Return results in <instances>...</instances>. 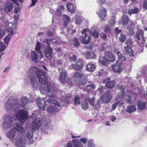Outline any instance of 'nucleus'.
<instances>
[{
  "label": "nucleus",
  "mask_w": 147,
  "mask_h": 147,
  "mask_svg": "<svg viewBox=\"0 0 147 147\" xmlns=\"http://www.w3.org/2000/svg\"><path fill=\"white\" fill-rule=\"evenodd\" d=\"M83 75L82 72L81 71H78L74 73L73 77L75 78L76 79L79 80V79L82 77Z\"/></svg>",
  "instance_id": "obj_33"
},
{
  "label": "nucleus",
  "mask_w": 147,
  "mask_h": 147,
  "mask_svg": "<svg viewBox=\"0 0 147 147\" xmlns=\"http://www.w3.org/2000/svg\"><path fill=\"white\" fill-rule=\"evenodd\" d=\"M88 147H95V145L94 143V140L92 139H90L88 140Z\"/></svg>",
  "instance_id": "obj_46"
},
{
  "label": "nucleus",
  "mask_w": 147,
  "mask_h": 147,
  "mask_svg": "<svg viewBox=\"0 0 147 147\" xmlns=\"http://www.w3.org/2000/svg\"><path fill=\"white\" fill-rule=\"evenodd\" d=\"M129 21L128 17L126 15H123L122 16V25L123 26L126 25Z\"/></svg>",
  "instance_id": "obj_36"
},
{
  "label": "nucleus",
  "mask_w": 147,
  "mask_h": 147,
  "mask_svg": "<svg viewBox=\"0 0 147 147\" xmlns=\"http://www.w3.org/2000/svg\"><path fill=\"white\" fill-rule=\"evenodd\" d=\"M40 45L39 42L37 41L35 47V49L37 53H39L40 56V59H41L43 58V53L40 50Z\"/></svg>",
  "instance_id": "obj_20"
},
{
  "label": "nucleus",
  "mask_w": 147,
  "mask_h": 147,
  "mask_svg": "<svg viewBox=\"0 0 147 147\" xmlns=\"http://www.w3.org/2000/svg\"><path fill=\"white\" fill-rule=\"evenodd\" d=\"M28 98L26 96H24L20 99V103L18 104H15L9 102V101H7L5 103L6 109L7 110H13L16 109L20 107L21 105L22 107L25 108L26 105L29 102Z\"/></svg>",
  "instance_id": "obj_3"
},
{
  "label": "nucleus",
  "mask_w": 147,
  "mask_h": 147,
  "mask_svg": "<svg viewBox=\"0 0 147 147\" xmlns=\"http://www.w3.org/2000/svg\"><path fill=\"white\" fill-rule=\"evenodd\" d=\"M6 28L8 32L10 33V34H9L4 39L5 43L6 44H8L10 41L11 36L16 33L17 30L16 24H13L11 22H9L6 24Z\"/></svg>",
  "instance_id": "obj_4"
},
{
  "label": "nucleus",
  "mask_w": 147,
  "mask_h": 147,
  "mask_svg": "<svg viewBox=\"0 0 147 147\" xmlns=\"http://www.w3.org/2000/svg\"><path fill=\"white\" fill-rule=\"evenodd\" d=\"M66 7L68 11L71 13H74L76 10L75 7L71 3H67Z\"/></svg>",
  "instance_id": "obj_28"
},
{
  "label": "nucleus",
  "mask_w": 147,
  "mask_h": 147,
  "mask_svg": "<svg viewBox=\"0 0 147 147\" xmlns=\"http://www.w3.org/2000/svg\"><path fill=\"white\" fill-rule=\"evenodd\" d=\"M13 4L11 2H7L4 5V10L5 12H11L12 11Z\"/></svg>",
  "instance_id": "obj_12"
},
{
  "label": "nucleus",
  "mask_w": 147,
  "mask_h": 147,
  "mask_svg": "<svg viewBox=\"0 0 147 147\" xmlns=\"http://www.w3.org/2000/svg\"><path fill=\"white\" fill-rule=\"evenodd\" d=\"M57 56L59 58L61 57L64 58L66 57V55L65 54H63V51L59 48L57 50Z\"/></svg>",
  "instance_id": "obj_37"
},
{
  "label": "nucleus",
  "mask_w": 147,
  "mask_h": 147,
  "mask_svg": "<svg viewBox=\"0 0 147 147\" xmlns=\"http://www.w3.org/2000/svg\"><path fill=\"white\" fill-rule=\"evenodd\" d=\"M47 34L48 36H53V33L50 31H47Z\"/></svg>",
  "instance_id": "obj_63"
},
{
  "label": "nucleus",
  "mask_w": 147,
  "mask_h": 147,
  "mask_svg": "<svg viewBox=\"0 0 147 147\" xmlns=\"http://www.w3.org/2000/svg\"><path fill=\"white\" fill-rule=\"evenodd\" d=\"M14 127L16 130L19 132L23 133L25 131V128L20 123L16 124Z\"/></svg>",
  "instance_id": "obj_23"
},
{
  "label": "nucleus",
  "mask_w": 147,
  "mask_h": 147,
  "mask_svg": "<svg viewBox=\"0 0 147 147\" xmlns=\"http://www.w3.org/2000/svg\"><path fill=\"white\" fill-rule=\"evenodd\" d=\"M90 34L91 36L95 38L98 37L99 35L98 33L97 30L95 26L92 27L90 30H89Z\"/></svg>",
  "instance_id": "obj_24"
},
{
  "label": "nucleus",
  "mask_w": 147,
  "mask_h": 147,
  "mask_svg": "<svg viewBox=\"0 0 147 147\" xmlns=\"http://www.w3.org/2000/svg\"><path fill=\"white\" fill-rule=\"evenodd\" d=\"M3 119L4 121L2 124L3 129H7L11 128L12 126L13 123L11 117L8 115H5L4 116Z\"/></svg>",
  "instance_id": "obj_6"
},
{
  "label": "nucleus",
  "mask_w": 147,
  "mask_h": 147,
  "mask_svg": "<svg viewBox=\"0 0 147 147\" xmlns=\"http://www.w3.org/2000/svg\"><path fill=\"white\" fill-rule=\"evenodd\" d=\"M75 23L76 24H79L81 22L82 20L80 17L78 16H75Z\"/></svg>",
  "instance_id": "obj_48"
},
{
  "label": "nucleus",
  "mask_w": 147,
  "mask_h": 147,
  "mask_svg": "<svg viewBox=\"0 0 147 147\" xmlns=\"http://www.w3.org/2000/svg\"><path fill=\"white\" fill-rule=\"evenodd\" d=\"M146 103L145 102H137V106L139 109L143 110L145 107Z\"/></svg>",
  "instance_id": "obj_35"
},
{
  "label": "nucleus",
  "mask_w": 147,
  "mask_h": 147,
  "mask_svg": "<svg viewBox=\"0 0 147 147\" xmlns=\"http://www.w3.org/2000/svg\"><path fill=\"white\" fill-rule=\"evenodd\" d=\"M16 117L20 121L26 119L28 117V112L24 109L20 110L17 112Z\"/></svg>",
  "instance_id": "obj_7"
},
{
  "label": "nucleus",
  "mask_w": 147,
  "mask_h": 147,
  "mask_svg": "<svg viewBox=\"0 0 147 147\" xmlns=\"http://www.w3.org/2000/svg\"><path fill=\"white\" fill-rule=\"evenodd\" d=\"M74 101L75 106L79 105L80 102V96L78 95L75 96L74 98Z\"/></svg>",
  "instance_id": "obj_42"
},
{
  "label": "nucleus",
  "mask_w": 147,
  "mask_h": 147,
  "mask_svg": "<svg viewBox=\"0 0 147 147\" xmlns=\"http://www.w3.org/2000/svg\"><path fill=\"white\" fill-rule=\"evenodd\" d=\"M34 130H33L32 129L28 131L26 134V136L28 139L31 140L33 138V132Z\"/></svg>",
  "instance_id": "obj_41"
},
{
  "label": "nucleus",
  "mask_w": 147,
  "mask_h": 147,
  "mask_svg": "<svg viewBox=\"0 0 147 147\" xmlns=\"http://www.w3.org/2000/svg\"><path fill=\"white\" fill-rule=\"evenodd\" d=\"M73 41L74 42V46L76 47H78L79 46L80 43L78 41V39L76 38H75L74 39Z\"/></svg>",
  "instance_id": "obj_53"
},
{
  "label": "nucleus",
  "mask_w": 147,
  "mask_h": 147,
  "mask_svg": "<svg viewBox=\"0 0 147 147\" xmlns=\"http://www.w3.org/2000/svg\"><path fill=\"white\" fill-rule=\"evenodd\" d=\"M72 95L71 94H67L65 97H63L62 100V101L68 104H69L71 102V98Z\"/></svg>",
  "instance_id": "obj_25"
},
{
  "label": "nucleus",
  "mask_w": 147,
  "mask_h": 147,
  "mask_svg": "<svg viewBox=\"0 0 147 147\" xmlns=\"http://www.w3.org/2000/svg\"><path fill=\"white\" fill-rule=\"evenodd\" d=\"M66 76V73L65 70L62 69H61V73L59 80L60 82L64 83L65 81Z\"/></svg>",
  "instance_id": "obj_15"
},
{
  "label": "nucleus",
  "mask_w": 147,
  "mask_h": 147,
  "mask_svg": "<svg viewBox=\"0 0 147 147\" xmlns=\"http://www.w3.org/2000/svg\"><path fill=\"white\" fill-rule=\"evenodd\" d=\"M52 48L49 46H48L45 50L44 54L47 57L50 59L52 57Z\"/></svg>",
  "instance_id": "obj_14"
},
{
  "label": "nucleus",
  "mask_w": 147,
  "mask_h": 147,
  "mask_svg": "<svg viewBox=\"0 0 147 147\" xmlns=\"http://www.w3.org/2000/svg\"><path fill=\"white\" fill-rule=\"evenodd\" d=\"M69 59L71 62H75L76 60V57L75 55L70 56L69 57Z\"/></svg>",
  "instance_id": "obj_52"
},
{
  "label": "nucleus",
  "mask_w": 147,
  "mask_h": 147,
  "mask_svg": "<svg viewBox=\"0 0 147 147\" xmlns=\"http://www.w3.org/2000/svg\"><path fill=\"white\" fill-rule=\"evenodd\" d=\"M16 131L14 129H11L10 130L7 132L6 136L10 140H11L15 136Z\"/></svg>",
  "instance_id": "obj_13"
},
{
  "label": "nucleus",
  "mask_w": 147,
  "mask_h": 147,
  "mask_svg": "<svg viewBox=\"0 0 147 147\" xmlns=\"http://www.w3.org/2000/svg\"><path fill=\"white\" fill-rule=\"evenodd\" d=\"M42 42L47 44L48 45V46H49L51 44V43L50 42L49 39H45L42 41Z\"/></svg>",
  "instance_id": "obj_60"
},
{
  "label": "nucleus",
  "mask_w": 147,
  "mask_h": 147,
  "mask_svg": "<svg viewBox=\"0 0 147 147\" xmlns=\"http://www.w3.org/2000/svg\"><path fill=\"white\" fill-rule=\"evenodd\" d=\"M105 57L107 59L108 61H110L113 62L114 61V58L113 54L107 51L105 54Z\"/></svg>",
  "instance_id": "obj_22"
},
{
  "label": "nucleus",
  "mask_w": 147,
  "mask_h": 147,
  "mask_svg": "<svg viewBox=\"0 0 147 147\" xmlns=\"http://www.w3.org/2000/svg\"><path fill=\"white\" fill-rule=\"evenodd\" d=\"M85 55L88 59H95L96 58L95 54L91 51L87 52L85 54Z\"/></svg>",
  "instance_id": "obj_29"
},
{
  "label": "nucleus",
  "mask_w": 147,
  "mask_h": 147,
  "mask_svg": "<svg viewBox=\"0 0 147 147\" xmlns=\"http://www.w3.org/2000/svg\"><path fill=\"white\" fill-rule=\"evenodd\" d=\"M128 42L129 41H127L126 42L127 46H125V51L127 55L131 56H133V53L132 49L129 47L128 45Z\"/></svg>",
  "instance_id": "obj_17"
},
{
  "label": "nucleus",
  "mask_w": 147,
  "mask_h": 147,
  "mask_svg": "<svg viewBox=\"0 0 147 147\" xmlns=\"http://www.w3.org/2000/svg\"><path fill=\"white\" fill-rule=\"evenodd\" d=\"M126 97L125 98L126 99V101L128 102H130L131 101V94H129L128 95L125 96Z\"/></svg>",
  "instance_id": "obj_59"
},
{
  "label": "nucleus",
  "mask_w": 147,
  "mask_h": 147,
  "mask_svg": "<svg viewBox=\"0 0 147 147\" xmlns=\"http://www.w3.org/2000/svg\"><path fill=\"white\" fill-rule=\"evenodd\" d=\"M134 26L132 24L128 26L127 30L130 32H132L134 30Z\"/></svg>",
  "instance_id": "obj_51"
},
{
  "label": "nucleus",
  "mask_w": 147,
  "mask_h": 147,
  "mask_svg": "<svg viewBox=\"0 0 147 147\" xmlns=\"http://www.w3.org/2000/svg\"><path fill=\"white\" fill-rule=\"evenodd\" d=\"M38 55L34 51H32L31 53V60L36 63L38 62Z\"/></svg>",
  "instance_id": "obj_21"
},
{
  "label": "nucleus",
  "mask_w": 147,
  "mask_h": 147,
  "mask_svg": "<svg viewBox=\"0 0 147 147\" xmlns=\"http://www.w3.org/2000/svg\"><path fill=\"white\" fill-rule=\"evenodd\" d=\"M106 80H104L103 82V83H106V85L107 87L109 88H111L114 87L115 85V82L113 81L109 82H106Z\"/></svg>",
  "instance_id": "obj_30"
},
{
  "label": "nucleus",
  "mask_w": 147,
  "mask_h": 147,
  "mask_svg": "<svg viewBox=\"0 0 147 147\" xmlns=\"http://www.w3.org/2000/svg\"><path fill=\"white\" fill-rule=\"evenodd\" d=\"M92 106H93L95 108L96 110H98L101 107L99 103V100H98L96 103L94 104V105Z\"/></svg>",
  "instance_id": "obj_54"
},
{
  "label": "nucleus",
  "mask_w": 147,
  "mask_h": 147,
  "mask_svg": "<svg viewBox=\"0 0 147 147\" xmlns=\"http://www.w3.org/2000/svg\"><path fill=\"white\" fill-rule=\"evenodd\" d=\"M26 73L29 77L32 87L35 89L38 87L36 79V77H37L39 82L41 84L39 87L40 92L42 94L46 95V97L42 99L39 98L36 99V104L39 109L42 110L44 109L46 102L57 104L59 106V103L55 100L56 92L52 87L50 82L47 81V73L35 67H31Z\"/></svg>",
  "instance_id": "obj_1"
},
{
  "label": "nucleus",
  "mask_w": 147,
  "mask_h": 147,
  "mask_svg": "<svg viewBox=\"0 0 147 147\" xmlns=\"http://www.w3.org/2000/svg\"><path fill=\"white\" fill-rule=\"evenodd\" d=\"M77 64L80 69H82L83 65L82 59H80L77 63Z\"/></svg>",
  "instance_id": "obj_50"
},
{
  "label": "nucleus",
  "mask_w": 147,
  "mask_h": 147,
  "mask_svg": "<svg viewBox=\"0 0 147 147\" xmlns=\"http://www.w3.org/2000/svg\"><path fill=\"white\" fill-rule=\"evenodd\" d=\"M143 7L146 9H147V0H145L143 4Z\"/></svg>",
  "instance_id": "obj_64"
},
{
  "label": "nucleus",
  "mask_w": 147,
  "mask_h": 147,
  "mask_svg": "<svg viewBox=\"0 0 147 147\" xmlns=\"http://www.w3.org/2000/svg\"><path fill=\"white\" fill-rule=\"evenodd\" d=\"M112 96L109 91H107L101 98V100L104 102L107 103L111 100Z\"/></svg>",
  "instance_id": "obj_10"
},
{
  "label": "nucleus",
  "mask_w": 147,
  "mask_h": 147,
  "mask_svg": "<svg viewBox=\"0 0 147 147\" xmlns=\"http://www.w3.org/2000/svg\"><path fill=\"white\" fill-rule=\"evenodd\" d=\"M26 138L25 135H18L12 141L14 145L18 147H25Z\"/></svg>",
  "instance_id": "obj_5"
},
{
  "label": "nucleus",
  "mask_w": 147,
  "mask_h": 147,
  "mask_svg": "<svg viewBox=\"0 0 147 147\" xmlns=\"http://www.w3.org/2000/svg\"><path fill=\"white\" fill-rule=\"evenodd\" d=\"M5 31L0 28V38H2L4 35Z\"/></svg>",
  "instance_id": "obj_61"
},
{
  "label": "nucleus",
  "mask_w": 147,
  "mask_h": 147,
  "mask_svg": "<svg viewBox=\"0 0 147 147\" xmlns=\"http://www.w3.org/2000/svg\"><path fill=\"white\" fill-rule=\"evenodd\" d=\"M89 32V30L88 28L84 29L82 32V35L80 36V39L82 42V38L84 39L87 36H90L88 34V33Z\"/></svg>",
  "instance_id": "obj_26"
},
{
  "label": "nucleus",
  "mask_w": 147,
  "mask_h": 147,
  "mask_svg": "<svg viewBox=\"0 0 147 147\" xmlns=\"http://www.w3.org/2000/svg\"><path fill=\"white\" fill-rule=\"evenodd\" d=\"M136 110L135 105H132L128 106L127 108L126 111L129 113H131Z\"/></svg>",
  "instance_id": "obj_34"
},
{
  "label": "nucleus",
  "mask_w": 147,
  "mask_h": 147,
  "mask_svg": "<svg viewBox=\"0 0 147 147\" xmlns=\"http://www.w3.org/2000/svg\"><path fill=\"white\" fill-rule=\"evenodd\" d=\"M81 105L82 107L83 110H86L89 108V105L86 100L82 102Z\"/></svg>",
  "instance_id": "obj_40"
},
{
  "label": "nucleus",
  "mask_w": 147,
  "mask_h": 147,
  "mask_svg": "<svg viewBox=\"0 0 147 147\" xmlns=\"http://www.w3.org/2000/svg\"><path fill=\"white\" fill-rule=\"evenodd\" d=\"M118 89L121 90L120 92L118 93L116 97V100H120V98L122 99L123 98V96L125 93V90L122 86H118Z\"/></svg>",
  "instance_id": "obj_11"
},
{
  "label": "nucleus",
  "mask_w": 147,
  "mask_h": 147,
  "mask_svg": "<svg viewBox=\"0 0 147 147\" xmlns=\"http://www.w3.org/2000/svg\"><path fill=\"white\" fill-rule=\"evenodd\" d=\"M55 105L54 106H52L49 107L47 109L48 112L51 114H54L55 112L59 111L61 109L60 105L59 104V106L54 103H52Z\"/></svg>",
  "instance_id": "obj_9"
},
{
  "label": "nucleus",
  "mask_w": 147,
  "mask_h": 147,
  "mask_svg": "<svg viewBox=\"0 0 147 147\" xmlns=\"http://www.w3.org/2000/svg\"><path fill=\"white\" fill-rule=\"evenodd\" d=\"M105 32L107 34H109L111 33V28L110 26L106 25L105 27Z\"/></svg>",
  "instance_id": "obj_45"
},
{
  "label": "nucleus",
  "mask_w": 147,
  "mask_h": 147,
  "mask_svg": "<svg viewBox=\"0 0 147 147\" xmlns=\"http://www.w3.org/2000/svg\"><path fill=\"white\" fill-rule=\"evenodd\" d=\"M82 38V42L84 44H87L90 41V36H87L86 37V38L84 39Z\"/></svg>",
  "instance_id": "obj_44"
},
{
  "label": "nucleus",
  "mask_w": 147,
  "mask_h": 147,
  "mask_svg": "<svg viewBox=\"0 0 147 147\" xmlns=\"http://www.w3.org/2000/svg\"><path fill=\"white\" fill-rule=\"evenodd\" d=\"M95 88V86L93 83H91L88 84L85 88V90L88 91H89L94 90Z\"/></svg>",
  "instance_id": "obj_39"
},
{
  "label": "nucleus",
  "mask_w": 147,
  "mask_h": 147,
  "mask_svg": "<svg viewBox=\"0 0 147 147\" xmlns=\"http://www.w3.org/2000/svg\"><path fill=\"white\" fill-rule=\"evenodd\" d=\"M71 66L72 68L75 70H80L77 63H72Z\"/></svg>",
  "instance_id": "obj_56"
},
{
  "label": "nucleus",
  "mask_w": 147,
  "mask_h": 147,
  "mask_svg": "<svg viewBox=\"0 0 147 147\" xmlns=\"http://www.w3.org/2000/svg\"><path fill=\"white\" fill-rule=\"evenodd\" d=\"M114 52L118 57V59H119L118 60H121V61H123L125 59V58L121 54L117 49H115Z\"/></svg>",
  "instance_id": "obj_31"
},
{
  "label": "nucleus",
  "mask_w": 147,
  "mask_h": 147,
  "mask_svg": "<svg viewBox=\"0 0 147 147\" xmlns=\"http://www.w3.org/2000/svg\"><path fill=\"white\" fill-rule=\"evenodd\" d=\"M64 8V6L61 5L57 9V12L59 13H61L62 11L63 10Z\"/></svg>",
  "instance_id": "obj_58"
},
{
  "label": "nucleus",
  "mask_w": 147,
  "mask_h": 147,
  "mask_svg": "<svg viewBox=\"0 0 147 147\" xmlns=\"http://www.w3.org/2000/svg\"><path fill=\"white\" fill-rule=\"evenodd\" d=\"M33 121L31 125V129L33 130L38 129L42 124V117L40 114L38 113V111H35L33 113L31 117Z\"/></svg>",
  "instance_id": "obj_2"
},
{
  "label": "nucleus",
  "mask_w": 147,
  "mask_h": 147,
  "mask_svg": "<svg viewBox=\"0 0 147 147\" xmlns=\"http://www.w3.org/2000/svg\"><path fill=\"white\" fill-rule=\"evenodd\" d=\"M126 38V36L123 34H121L119 38V39L122 42H124Z\"/></svg>",
  "instance_id": "obj_55"
},
{
  "label": "nucleus",
  "mask_w": 147,
  "mask_h": 147,
  "mask_svg": "<svg viewBox=\"0 0 147 147\" xmlns=\"http://www.w3.org/2000/svg\"><path fill=\"white\" fill-rule=\"evenodd\" d=\"M96 67L95 65L92 63H88L86 66V70L89 71L93 72L95 70Z\"/></svg>",
  "instance_id": "obj_19"
},
{
  "label": "nucleus",
  "mask_w": 147,
  "mask_h": 147,
  "mask_svg": "<svg viewBox=\"0 0 147 147\" xmlns=\"http://www.w3.org/2000/svg\"><path fill=\"white\" fill-rule=\"evenodd\" d=\"M138 11V8H135L133 9H131L129 10L128 13L130 15L132 13L135 14L137 13Z\"/></svg>",
  "instance_id": "obj_49"
},
{
  "label": "nucleus",
  "mask_w": 147,
  "mask_h": 147,
  "mask_svg": "<svg viewBox=\"0 0 147 147\" xmlns=\"http://www.w3.org/2000/svg\"><path fill=\"white\" fill-rule=\"evenodd\" d=\"M97 14L101 19H103L107 16V11L105 8H103L100 11L97 12Z\"/></svg>",
  "instance_id": "obj_18"
},
{
  "label": "nucleus",
  "mask_w": 147,
  "mask_h": 147,
  "mask_svg": "<svg viewBox=\"0 0 147 147\" xmlns=\"http://www.w3.org/2000/svg\"><path fill=\"white\" fill-rule=\"evenodd\" d=\"M5 47V44L3 42H0V51H3Z\"/></svg>",
  "instance_id": "obj_57"
},
{
  "label": "nucleus",
  "mask_w": 147,
  "mask_h": 147,
  "mask_svg": "<svg viewBox=\"0 0 147 147\" xmlns=\"http://www.w3.org/2000/svg\"><path fill=\"white\" fill-rule=\"evenodd\" d=\"M141 36L143 39L144 38V32L142 30H139L137 33L136 37L138 39L140 40V36Z\"/></svg>",
  "instance_id": "obj_38"
},
{
  "label": "nucleus",
  "mask_w": 147,
  "mask_h": 147,
  "mask_svg": "<svg viewBox=\"0 0 147 147\" xmlns=\"http://www.w3.org/2000/svg\"><path fill=\"white\" fill-rule=\"evenodd\" d=\"M11 1L14 3H15L17 6L19 4V2L22 3L23 1L22 0H11Z\"/></svg>",
  "instance_id": "obj_62"
},
{
  "label": "nucleus",
  "mask_w": 147,
  "mask_h": 147,
  "mask_svg": "<svg viewBox=\"0 0 147 147\" xmlns=\"http://www.w3.org/2000/svg\"><path fill=\"white\" fill-rule=\"evenodd\" d=\"M82 96L83 97L85 100L88 101L90 104L91 105H94L95 100V97L93 96L92 97H90L88 95H86L84 94H82Z\"/></svg>",
  "instance_id": "obj_16"
},
{
  "label": "nucleus",
  "mask_w": 147,
  "mask_h": 147,
  "mask_svg": "<svg viewBox=\"0 0 147 147\" xmlns=\"http://www.w3.org/2000/svg\"><path fill=\"white\" fill-rule=\"evenodd\" d=\"M99 61L102 65L105 66H107L109 63L105 57H101L99 59Z\"/></svg>",
  "instance_id": "obj_27"
},
{
  "label": "nucleus",
  "mask_w": 147,
  "mask_h": 147,
  "mask_svg": "<svg viewBox=\"0 0 147 147\" xmlns=\"http://www.w3.org/2000/svg\"><path fill=\"white\" fill-rule=\"evenodd\" d=\"M63 18L64 20V23L65 26H66L70 20V18L67 15L63 16Z\"/></svg>",
  "instance_id": "obj_43"
},
{
  "label": "nucleus",
  "mask_w": 147,
  "mask_h": 147,
  "mask_svg": "<svg viewBox=\"0 0 147 147\" xmlns=\"http://www.w3.org/2000/svg\"><path fill=\"white\" fill-rule=\"evenodd\" d=\"M50 125V124L49 123H46L44 125V127L42 129V131L45 134H47L48 132L45 129V128H46L47 130L49 128V127Z\"/></svg>",
  "instance_id": "obj_47"
},
{
  "label": "nucleus",
  "mask_w": 147,
  "mask_h": 147,
  "mask_svg": "<svg viewBox=\"0 0 147 147\" xmlns=\"http://www.w3.org/2000/svg\"><path fill=\"white\" fill-rule=\"evenodd\" d=\"M121 60H118L116 62L115 65H112V68L115 72L119 73L121 70Z\"/></svg>",
  "instance_id": "obj_8"
},
{
  "label": "nucleus",
  "mask_w": 147,
  "mask_h": 147,
  "mask_svg": "<svg viewBox=\"0 0 147 147\" xmlns=\"http://www.w3.org/2000/svg\"><path fill=\"white\" fill-rule=\"evenodd\" d=\"M72 142L73 147H84L82 144L78 140L74 139Z\"/></svg>",
  "instance_id": "obj_32"
}]
</instances>
